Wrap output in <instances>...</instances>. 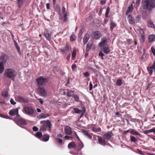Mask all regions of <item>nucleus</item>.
Listing matches in <instances>:
<instances>
[{
	"label": "nucleus",
	"mask_w": 155,
	"mask_h": 155,
	"mask_svg": "<svg viewBox=\"0 0 155 155\" xmlns=\"http://www.w3.org/2000/svg\"><path fill=\"white\" fill-rule=\"evenodd\" d=\"M142 4L143 9L151 11L155 8V0H142Z\"/></svg>",
	"instance_id": "nucleus-1"
},
{
	"label": "nucleus",
	"mask_w": 155,
	"mask_h": 155,
	"mask_svg": "<svg viewBox=\"0 0 155 155\" xmlns=\"http://www.w3.org/2000/svg\"><path fill=\"white\" fill-rule=\"evenodd\" d=\"M17 73L16 71L12 68H9L6 69L4 72V75L5 77L14 80L16 76Z\"/></svg>",
	"instance_id": "nucleus-2"
},
{
	"label": "nucleus",
	"mask_w": 155,
	"mask_h": 155,
	"mask_svg": "<svg viewBox=\"0 0 155 155\" xmlns=\"http://www.w3.org/2000/svg\"><path fill=\"white\" fill-rule=\"evenodd\" d=\"M40 124H42L40 128V131H45L46 130H48L50 132L52 124L49 120L41 121L40 122Z\"/></svg>",
	"instance_id": "nucleus-3"
},
{
	"label": "nucleus",
	"mask_w": 155,
	"mask_h": 155,
	"mask_svg": "<svg viewBox=\"0 0 155 155\" xmlns=\"http://www.w3.org/2000/svg\"><path fill=\"white\" fill-rule=\"evenodd\" d=\"M15 123L21 127V125H25L27 124L26 120L24 119L18 117H16L14 119Z\"/></svg>",
	"instance_id": "nucleus-4"
},
{
	"label": "nucleus",
	"mask_w": 155,
	"mask_h": 155,
	"mask_svg": "<svg viewBox=\"0 0 155 155\" xmlns=\"http://www.w3.org/2000/svg\"><path fill=\"white\" fill-rule=\"evenodd\" d=\"M48 80L47 78L40 77L36 79V81L37 83L38 87H40L43 85L45 83L47 82Z\"/></svg>",
	"instance_id": "nucleus-5"
},
{
	"label": "nucleus",
	"mask_w": 155,
	"mask_h": 155,
	"mask_svg": "<svg viewBox=\"0 0 155 155\" xmlns=\"http://www.w3.org/2000/svg\"><path fill=\"white\" fill-rule=\"evenodd\" d=\"M102 36L101 33L99 31L93 32L91 34V38L94 39H98Z\"/></svg>",
	"instance_id": "nucleus-6"
},
{
	"label": "nucleus",
	"mask_w": 155,
	"mask_h": 155,
	"mask_svg": "<svg viewBox=\"0 0 155 155\" xmlns=\"http://www.w3.org/2000/svg\"><path fill=\"white\" fill-rule=\"evenodd\" d=\"M20 109L19 107H18L16 109H13L10 110L9 114L11 116L16 115L17 117H19L20 115L18 114V111Z\"/></svg>",
	"instance_id": "nucleus-7"
},
{
	"label": "nucleus",
	"mask_w": 155,
	"mask_h": 155,
	"mask_svg": "<svg viewBox=\"0 0 155 155\" xmlns=\"http://www.w3.org/2000/svg\"><path fill=\"white\" fill-rule=\"evenodd\" d=\"M24 110L25 113L28 115H32L34 113V110L30 107H25Z\"/></svg>",
	"instance_id": "nucleus-8"
},
{
	"label": "nucleus",
	"mask_w": 155,
	"mask_h": 155,
	"mask_svg": "<svg viewBox=\"0 0 155 155\" xmlns=\"http://www.w3.org/2000/svg\"><path fill=\"white\" fill-rule=\"evenodd\" d=\"M51 31L48 29L45 31L44 35L47 40L50 41L51 40Z\"/></svg>",
	"instance_id": "nucleus-9"
},
{
	"label": "nucleus",
	"mask_w": 155,
	"mask_h": 155,
	"mask_svg": "<svg viewBox=\"0 0 155 155\" xmlns=\"http://www.w3.org/2000/svg\"><path fill=\"white\" fill-rule=\"evenodd\" d=\"M38 90L39 93L42 96L45 97L47 95L46 90L43 87H38Z\"/></svg>",
	"instance_id": "nucleus-10"
},
{
	"label": "nucleus",
	"mask_w": 155,
	"mask_h": 155,
	"mask_svg": "<svg viewBox=\"0 0 155 155\" xmlns=\"http://www.w3.org/2000/svg\"><path fill=\"white\" fill-rule=\"evenodd\" d=\"M107 40L106 37H102L101 38V41L99 44L98 45L100 47L105 46V45L107 43Z\"/></svg>",
	"instance_id": "nucleus-11"
},
{
	"label": "nucleus",
	"mask_w": 155,
	"mask_h": 155,
	"mask_svg": "<svg viewBox=\"0 0 155 155\" xmlns=\"http://www.w3.org/2000/svg\"><path fill=\"white\" fill-rule=\"evenodd\" d=\"M139 33L141 36V38L140 39V41L142 43H143L145 40L144 32L143 30L141 28H139Z\"/></svg>",
	"instance_id": "nucleus-12"
},
{
	"label": "nucleus",
	"mask_w": 155,
	"mask_h": 155,
	"mask_svg": "<svg viewBox=\"0 0 155 155\" xmlns=\"http://www.w3.org/2000/svg\"><path fill=\"white\" fill-rule=\"evenodd\" d=\"M9 57L6 54H3L0 57V61L3 63H5L8 59Z\"/></svg>",
	"instance_id": "nucleus-13"
},
{
	"label": "nucleus",
	"mask_w": 155,
	"mask_h": 155,
	"mask_svg": "<svg viewBox=\"0 0 155 155\" xmlns=\"http://www.w3.org/2000/svg\"><path fill=\"white\" fill-rule=\"evenodd\" d=\"M113 135L112 132L108 131L104 134V137L107 140L109 141L111 137Z\"/></svg>",
	"instance_id": "nucleus-14"
},
{
	"label": "nucleus",
	"mask_w": 155,
	"mask_h": 155,
	"mask_svg": "<svg viewBox=\"0 0 155 155\" xmlns=\"http://www.w3.org/2000/svg\"><path fill=\"white\" fill-rule=\"evenodd\" d=\"M65 134L68 135H71L72 133L71 128L69 126H66L64 129Z\"/></svg>",
	"instance_id": "nucleus-15"
},
{
	"label": "nucleus",
	"mask_w": 155,
	"mask_h": 155,
	"mask_svg": "<svg viewBox=\"0 0 155 155\" xmlns=\"http://www.w3.org/2000/svg\"><path fill=\"white\" fill-rule=\"evenodd\" d=\"M97 140L99 143L100 145L104 146L106 145V143L105 140L102 137L98 136Z\"/></svg>",
	"instance_id": "nucleus-16"
},
{
	"label": "nucleus",
	"mask_w": 155,
	"mask_h": 155,
	"mask_svg": "<svg viewBox=\"0 0 155 155\" xmlns=\"http://www.w3.org/2000/svg\"><path fill=\"white\" fill-rule=\"evenodd\" d=\"M93 45V43L92 41H89L87 43L86 48V51H88L91 48L92 46Z\"/></svg>",
	"instance_id": "nucleus-17"
},
{
	"label": "nucleus",
	"mask_w": 155,
	"mask_h": 155,
	"mask_svg": "<svg viewBox=\"0 0 155 155\" xmlns=\"http://www.w3.org/2000/svg\"><path fill=\"white\" fill-rule=\"evenodd\" d=\"M130 133L136 136H139L141 137V135L140 134L138 133L137 131H136L134 129H131Z\"/></svg>",
	"instance_id": "nucleus-18"
},
{
	"label": "nucleus",
	"mask_w": 155,
	"mask_h": 155,
	"mask_svg": "<svg viewBox=\"0 0 155 155\" xmlns=\"http://www.w3.org/2000/svg\"><path fill=\"white\" fill-rule=\"evenodd\" d=\"M68 92L67 93V95L68 97H72L73 95L75 94H74V93L75 91H72L71 90H69L68 89H67Z\"/></svg>",
	"instance_id": "nucleus-19"
},
{
	"label": "nucleus",
	"mask_w": 155,
	"mask_h": 155,
	"mask_svg": "<svg viewBox=\"0 0 155 155\" xmlns=\"http://www.w3.org/2000/svg\"><path fill=\"white\" fill-rule=\"evenodd\" d=\"M89 39V35L87 33L83 38V44L84 45H85Z\"/></svg>",
	"instance_id": "nucleus-20"
},
{
	"label": "nucleus",
	"mask_w": 155,
	"mask_h": 155,
	"mask_svg": "<svg viewBox=\"0 0 155 155\" xmlns=\"http://www.w3.org/2000/svg\"><path fill=\"white\" fill-rule=\"evenodd\" d=\"M127 20L130 24H133L134 23V21L131 16L130 15H128Z\"/></svg>",
	"instance_id": "nucleus-21"
},
{
	"label": "nucleus",
	"mask_w": 155,
	"mask_h": 155,
	"mask_svg": "<svg viewBox=\"0 0 155 155\" xmlns=\"http://www.w3.org/2000/svg\"><path fill=\"white\" fill-rule=\"evenodd\" d=\"M103 52L106 54H108L110 51V50L108 47L104 46L103 47Z\"/></svg>",
	"instance_id": "nucleus-22"
},
{
	"label": "nucleus",
	"mask_w": 155,
	"mask_h": 155,
	"mask_svg": "<svg viewBox=\"0 0 155 155\" xmlns=\"http://www.w3.org/2000/svg\"><path fill=\"white\" fill-rule=\"evenodd\" d=\"M83 134L87 136L89 139H91L92 138L91 135L88 132L85 130H83Z\"/></svg>",
	"instance_id": "nucleus-23"
},
{
	"label": "nucleus",
	"mask_w": 155,
	"mask_h": 155,
	"mask_svg": "<svg viewBox=\"0 0 155 155\" xmlns=\"http://www.w3.org/2000/svg\"><path fill=\"white\" fill-rule=\"evenodd\" d=\"M148 39V42L149 43L153 41L155 39V35H149Z\"/></svg>",
	"instance_id": "nucleus-24"
},
{
	"label": "nucleus",
	"mask_w": 155,
	"mask_h": 155,
	"mask_svg": "<svg viewBox=\"0 0 155 155\" xmlns=\"http://www.w3.org/2000/svg\"><path fill=\"white\" fill-rule=\"evenodd\" d=\"M50 116V115L48 114H44L41 113L40 114L39 118L40 119L45 118L47 117H49Z\"/></svg>",
	"instance_id": "nucleus-25"
},
{
	"label": "nucleus",
	"mask_w": 155,
	"mask_h": 155,
	"mask_svg": "<svg viewBox=\"0 0 155 155\" xmlns=\"http://www.w3.org/2000/svg\"><path fill=\"white\" fill-rule=\"evenodd\" d=\"M43 140L45 142L47 141L49 138V136L48 134H44L42 136Z\"/></svg>",
	"instance_id": "nucleus-26"
},
{
	"label": "nucleus",
	"mask_w": 155,
	"mask_h": 155,
	"mask_svg": "<svg viewBox=\"0 0 155 155\" xmlns=\"http://www.w3.org/2000/svg\"><path fill=\"white\" fill-rule=\"evenodd\" d=\"M8 94V91L7 89H4L2 92V96L4 97H7Z\"/></svg>",
	"instance_id": "nucleus-27"
},
{
	"label": "nucleus",
	"mask_w": 155,
	"mask_h": 155,
	"mask_svg": "<svg viewBox=\"0 0 155 155\" xmlns=\"http://www.w3.org/2000/svg\"><path fill=\"white\" fill-rule=\"evenodd\" d=\"M63 48L64 49L66 53H67L68 51H71V47L67 44Z\"/></svg>",
	"instance_id": "nucleus-28"
},
{
	"label": "nucleus",
	"mask_w": 155,
	"mask_h": 155,
	"mask_svg": "<svg viewBox=\"0 0 155 155\" xmlns=\"http://www.w3.org/2000/svg\"><path fill=\"white\" fill-rule=\"evenodd\" d=\"M76 144L74 143L71 142L68 144V148L71 149V148H74L76 147Z\"/></svg>",
	"instance_id": "nucleus-29"
},
{
	"label": "nucleus",
	"mask_w": 155,
	"mask_h": 155,
	"mask_svg": "<svg viewBox=\"0 0 155 155\" xmlns=\"http://www.w3.org/2000/svg\"><path fill=\"white\" fill-rule=\"evenodd\" d=\"M83 144L80 140V141H79V142L78 143V150H81L82 148H83Z\"/></svg>",
	"instance_id": "nucleus-30"
},
{
	"label": "nucleus",
	"mask_w": 155,
	"mask_h": 155,
	"mask_svg": "<svg viewBox=\"0 0 155 155\" xmlns=\"http://www.w3.org/2000/svg\"><path fill=\"white\" fill-rule=\"evenodd\" d=\"M4 69V67L3 64L0 62V74H2L3 72Z\"/></svg>",
	"instance_id": "nucleus-31"
},
{
	"label": "nucleus",
	"mask_w": 155,
	"mask_h": 155,
	"mask_svg": "<svg viewBox=\"0 0 155 155\" xmlns=\"http://www.w3.org/2000/svg\"><path fill=\"white\" fill-rule=\"evenodd\" d=\"M18 100L21 103L27 102V101L25 100V99L23 97L20 96H18Z\"/></svg>",
	"instance_id": "nucleus-32"
},
{
	"label": "nucleus",
	"mask_w": 155,
	"mask_h": 155,
	"mask_svg": "<svg viewBox=\"0 0 155 155\" xmlns=\"http://www.w3.org/2000/svg\"><path fill=\"white\" fill-rule=\"evenodd\" d=\"M72 97L74 99V101L77 102H79V97L78 95L76 94H75Z\"/></svg>",
	"instance_id": "nucleus-33"
},
{
	"label": "nucleus",
	"mask_w": 155,
	"mask_h": 155,
	"mask_svg": "<svg viewBox=\"0 0 155 155\" xmlns=\"http://www.w3.org/2000/svg\"><path fill=\"white\" fill-rule=\"evenodd\" d=\"M15 42V47L18 51V53L20 55L21 54V52L20 51V48L19 47L17 43L15 41H14Z\"/></svg>",
	"instance_id": "nucleus-34"
},
{
	"label": "nucleus",
	"mask_w": 155,
	"mask_h": 155,
	"mask_svg": "<svg viewBox=\"0 0 155 155\" xmlns=\"http://www.w3.org/2000/svg\"><path fill=\"white\" fill-rule=\"evenodd\" d=\"M24 0H17V3L19 8H20L23 4Z\"/></svg>",
	"instance_id": "nucleus-35"
},
{
	"label": "nucleus",
	"mask_w": 155,
	"mask_h": 155,
	"mask_svg": "<svg viewBox=\"0 0 155 155\" xmlns=\"http://www.w3.org/2000/svg\"><path fill=\"white\" fill-rule=\"evenodd\" d=\"M73 109L74 111V112L75 113L78 114L81 113V112H82V111H83V109H82V110H81L76 108H74Z\"/></svg>",
	"instance_id": "nucleus-36"
},
{
	"label": "nucleus",
	"mask_w": 155,
	"mask_h": 155,
	"mask_svg": "<svg viewBox=\"0 0 155 155\" xmlns=\"http://www.w3.org/2000/svg\"><path fill=\"white\" fill-rule=\"evenodd\" d=\"M35 136L36 137L40 138L42 137V133L41 132H38L35 133Z\"/></svg>",
	"instance_id": "nucleus-37"
},
{
	"label": "nucleus",
	"mask_w": 155,
	"mask_h": 155,
	"mask_svg": "<svg viewBox=\"0 0 155 155\" xmlns=\"http://www.w3.org/2000/svg\"><path fill=\"white\" fill-rule=\"evenodd\" d=\"M133 8H131L130 7H129L128 9L126 11V15H128V14L131 12L133 10Z\"/></svg>",
	"instance_id": "nucleus-38"
},
{
	"label": "nucleus",
	"mask_w": 155,
	"mask_h": 155,
	"mask_svg": "<svg viewBox=\"0 0 155 155\" xmlns=\"http://www.w3.org/2000/svg\"><path fill=\"white\" fill-rule=\"evenodd\" d=\"M92 130L94 131L95 132H97L100 131L101 130V128L100 127H92Z\"/></svg>",
	"instance_id": "nucleus-39"
},
{
	"label": "nucleus",
	"mask_w": 155,
	"mask_h": 155,
	"mask_svg": "<svg viewBox=\"0 0 155 155\" xmlns=\"http://www.w3.org/2000/svg\"><path fill=\"white\" fill-rule=\"evenodd\" d=\"M110 30H112L116 26V24L113 22H111L110 25Z\"/></svg>",
	"instance_id": "nucleus-40"
},
{
	"label": "nucleus",
	"mask_w": 155,
	"mask_h": 155,
	"mask_svg": "<svg viewBox=\"0 0 155 155\" xmlns=\"http://www.w3.org/2000/svg\"><path fill=\"white\" fill-rule=\"evenodd\" d=\"M130 138L131 141L132 142H135L137 141V139L134 136H130Z\"/></svg>",
	"instance_id": "nucleus-41"
},
{
	"label": "nucleus",
	"mask_w": 155,
	"mask_h": 155,
	"mask_svg": "<svg viewBox=\"0 0 155 155\" xmlns=\"http://www.w3.org/2000/svg\"><path fill=\"white\" fill-rule=\"evenodd\" d=\"M148 26L150 27L154 28L155 27V25L151 21H149L148 22Z\"/></svg>",
	"instance_id": "nucleus-42"
},
{
	"label": "nucleus",
	"mask_w": 155,
	"mask_h": 155,
	"mask_svg": "<svg viewBox=\"0 0 155 155\" xmlns=\"http://www.w3.org/2000/svg\"><path fill=\"white\" fill-rule=\"evenodd\" d=\"M122 80L120 79H118L116 81V84L118 86H120L122 84Z\"/></svg>",
	"instance_id": "nucleus-43"
},
{
	"label": "nucleus",
	"mask_w": 155,
	"mask_h": 155,
	"mask_svg": "<svg viewBox=\"0 0 155 155\" xmlns=\"http://www.w3.org/2000/svg\"><path fill=\"white\" fill-rule=\"evenodd\" d=\"M69 15V14L68 13H67V12H65L64 14V21L65 22H66L68 19V16Z\"/></svg>",
	"instance_id": "nucleus-44"
},
{
	"label": "nucleus",
	"mask_w": 155,
	"mask_h": 155,
	"mask_svg": "<svg viewBox=\"0 0 155 155\" xmlns=\"http://www.w3.org/2000/svg\"><path fill=\"white\" fill-rule=\"evenodd\" d=\"M152 69H153L152 68H150V67H148L147 68V70L150 75L152 74L153 73V71L152 70Z\"/></svg>",
	"instance_id": "nucleus-45"
},
{
	"label": "nucleus",
	"mask_w": 155,
	"mask_h": 155,
	"mask_svg": "<svg viewBox=\"0 0 155 155\" xmlns=\"http://www.w3.org/2000/svg\"><path fill=\"white\" fill-rule=\"evenodd\" d=\"M110 11V9L109 8V7H108L107 9H106V11L105 13V16L106 17H108V14L109 13V12Z\"/></svg>",
	"instance_id": "nucleus-46"
},
{
	"label": "nucleus",
	"mask_w": 155,
	"mask_h": 155,
	"mask_svg": "<svg viewBox=\"0 0 155 155\" xmlns=\"http://www.w3.org/2000/svg\"><path fill=\"white\" fill-rule=\"evenodd\" d=\"M82 109H83V111L81 113V114L80 116V118H81L83 116L85 111V108L84 107H82Z\"/></svg>",
	"instance_id": "nucleus-47"
},
{
	"label": "nucleus",
	"mask_w": 155,
	"mask_h": 155,
	"mask_svg": "<svg viewBox=\"0 0 155 155\" xmlns=\"http://www.w3.org/2000/svg\"><path fill=\"white\" fill-rule=\"evenodd\" d=\"M83 34V32L81 29H80L79 31V32L78 34V37L80 39H81V36Z\"/></svg>",
	"instance_id": "nucleus-48"
},
{
	"label": "nucleus",
	"mask_w": 155,
	"mask_h": 155,
	"mask_svg": "<svg viewBox=\"0 0 155 155\" xmlns=\"http://www.w3.org/2000/svg\"><path fill=\"white\" fill-rule=\"evenodd\" d=\"M151 50L153 55L155 56V48L153 47H152L151 48Z\"/></svg>",
	"instance_id": "nucleus-49"
},
{
	"label": "nucleus",
	"mask_w": 155,
	"mask_h": 155,
	"mask_svg": "<svg viewBox=\"0 0 155 155\" xmlns=\"http://www.w3.org/2000/svg\"><path fill=\"white\" fill-rule=\"evenodd\" d=\"M75 39V37L74 35H71L70 37V39L71 41L74 40Z\"/></svg>",
	"instance_id": "nucleus-50"
},
{
	"label": "nucleus",
	"mask_w": 155,
	"mask_h": 155,
	"mask_svg": "<svg viewBox=\"0 0 155 155\" xmlns=\"http://www.w3.org/2000/svg\"><path fill=\"white\" fill-rule=\"evenodd\" d=\"M76 55V51L75 50H73L72 54V58H74Z\"/></svg>",
	"instance_id": "nucleus-51"
},
{
	"label": "nucleus",
	"mask_w": 155,
	"mask_h": 155,
	"mask_svg": "<svg viewBox=\"0 0 155 155\" xmlns=\"http://www.w3.org/2000/svg\"><path fill=\"white\" fill-rule=\"evenodd\" d=\"M84 75L85 77H87L90 76V74L88 72H86L84 74Z\"/></svg>",
	"instance_id": "nucleus-52"
},
{
	"label": "nucleus",
	"mask_w": 155,
	"mask_h": 155,
	"mask_svg": "<svg viewBox=\"0 0 155 155\" xmlns=\"http://www.w3.org/2000/svg\"><path fill=\"white\" fill-rule=\"evenodd\" d=\"M64 138L66 140H70L71 139H73V137H70L68 135H66L64 137Z\"/></svg>",
	"instance_id": "nucleus-53"
},
{
	"label": "nucleus",
	"mask_w": 155,
	"mask_h": 155,
	"mask_svg": "<svg viewBox=\"0 0 155 155\" xmlns=\"http://www.w3.org/2000/svg\"><path fill=\"white\" fill-rule=\"evenodd\" d=\"M77 68V66L76 64H73L72 65L71 68L73 71H74L75 69H76Z\"/></svg>",
	"instance_id": "nucleus-54"
},
{
	"label": "nucleus",
	"mask_w": 155,
	"mask_h": 155,
	"mask_svg": "<svg viewBox=\"0 0 155 155\" xmlns=\"http://www.w3.org/2000/svg\"><path fill=\"white\" fill-rule=\"evenodd\" d=\"M93 88V85L92 84L91 81H90L89 83V90L90 91H91Z\"/></svg>",
	"instance_id": "nucleus-55"
},
{
	"label": "nucleus",
	"mask_w": 155,
	"mask_h": 155,
	"mask_svg": "<svg viewBox=\"0 0 155 155\" xmlns=\"http://www.w3.org/2000/svg\"><path fill=\"white\" fill-rule=\"evenodd\" d=\"M99 56L101 57V59H104L103 56H104V54L102 53V52H101L99 53Z\"/></svg>",
	"instance_id": "nucleus-56"
},
{
	"label": "nucleus",
	"mask_w": 155,
	"mask_h": 155,
	"mask_svg": "<svg viewBox=\"0 0 155 155\" xmlns=\"http://www.w3.org/2000/svg\"><path fill=\"white\" fill-rule=\"evenodd\" d=\"M11 103L12 105H15L16 104V102H15L12 99H11L10 100Z\"/></svg>",
	"instance_id": "nucleus-57"
},
{
	"label": "nucleus",
	"mask_w": 155,
	"mask_h": 155,
	"mask_svg": "<svg viewBox=\"0 0 155 155\" xmlns=\"http://www.w3.org/2000/svg\"><path fill=\"white\" fill-rule=\"evenodd\" d=\"M74 135L77 138L78 140L79 141H80V140L79 137H78V136L77 135L76 132L74 131Z\"/></svg>",
	"instance_id": "nucleus-58"
},
{
	"label": "nucleus",
	"mask_w": 155,
	"mask_h": 155,
	"mask_svg": "<svg viewBox=\"0 0 155 155\" xmlns=\"http://www.w3.org/2000/svg\"><path fill=\"white\" fill-rule=\"evenodd\" d=\"M33 130L34 131H37L38 130V128L36 126H34L32 128Z\"/></svg>",
	"instance_id": "nucleus-59"
},
{
	"label": "nucleus",
	"mask_w": 155,
	"mask_h": 155,
	"mask_svg": "<svg viewBox=\"0 0 155 155\" xmlns=\"http://www.w3.org/2000/svg\"><path fill=\"white\" fill-rule=\"evenodd\" d=\"M60 51L63 54H64L65 53H66L64 48L60 49Z\"/></svg>",
	"instance_id": "nucleus-60"
},
{
	"label": "nucleus",
	"mask_w": 155,
	"mask_h": 155,
	"mask_svg": "<svg viewBox=\"0 0 155 155\" xmlns=\"http://www.w3.org/2000/svg\"><path fill=\"white\" fill-rule=\"evenodd\" d=\"M149 130L150 131V133L154 132V134H155V127H153L151 129H150Z\"/></svg>",
	"instance_id": "nucleus-61"
},
{
	"label": "nucleus",
	"mask_w": 155,
	"mask_h": 155,
	"mask_svg": "<svg viewBox=\"0 0 155 155\" xmlns=\"http://www.w3.org/2000/svg\"><path fill=\"white\" fill-rule=\"evenodd\" d=\"M150 67L153 69H155V61L153 62L152 66Z\"/></svg>",
	"instance_id": "nucleus-62"
},
{
	"label": "nucleus",
	"mask_w": 155,
	"mask_h": 155,
	"mask_svg": "<svg viewBox=\"0 0 155 155\" xmlns=\"http://www.w3.org/2000/svg\"><path fill=\"white\" fill-rule=\"evenodd\" d=\"M101 4L102 5H104L106 3V0H102L101 1Z\"/></svg>",
	"instance_id": "nucleus-63"
},
{
	"label": "nucleus",
	"mask_w": 155,
	"mask_h": 155,
	"mask_svg": "<svg viewBox=\"0 0 155 155\" xmlns=\"http://www.w3.org/2000/svg\"><path fill=\"white\" fill-rule=\"evenodd\" d=\"M46 8L47 9H49L50 8V4L49 3H48L46 5Z\"/></svg>",
	"instance_id": "nucleus-64"
}]
</instances>
